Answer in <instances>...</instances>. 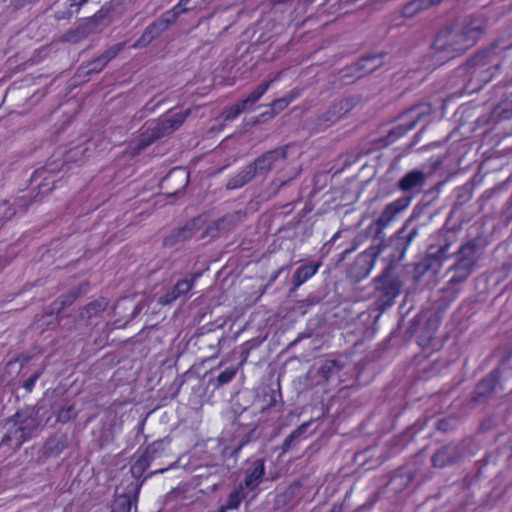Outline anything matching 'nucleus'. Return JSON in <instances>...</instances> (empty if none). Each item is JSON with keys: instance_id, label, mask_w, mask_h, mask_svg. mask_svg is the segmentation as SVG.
Here are the masks:
<instances>
[{"instance_id": "obj_1", "label": "nucleus", "mask_w": 512, "mask_h": 512, "mask_svg": "<svg viewBox=\"0 0 512 512\" xmlns=\"http://www.w3.org/2000/svg\"><path fill=\"white\" fill-rule=\"evenodd\" d=\"M483 21L470 17L463 22H454L440 30L431 44V59L434 66L464 54L474 47L484 34Z\"/></svg>"}, {"instance_id": "obj_2", "label": "nucleus", "mask_w": 512, "mask_h": 512, "mask_svg": "<svg viewBox=\"0 0 512 512\" xmlns=\"http://www.w3.org/2000/svg\"><path fill=\"white\" fill-rule=\"evenodd\" d=\"M502 57L495 47L477 52L467 60L465 69L470 79L485 85L491 82L501 72Z\"/></svg>"}, {"instance_id": "obj_3", "label": "nucleus", "mask_w": 512, "mask_h": 512, "mask_svg": "<svg viewBox=\"0 0 512 512\" xmlns=\"http://www.w3.org/2000/svg\"><path fill=\"white\" fill-rule=\"evenodd\" d=\"M13 429H9L2 438V443H12L14 448H20L23 443L33 437L34 431L39 426V421L35 416L26 415L24 412L15 414Z\"/></svg>"}, {"instance_id": "obj_4", "label": "nucleus", "mask_w": 512, "mask_h": 512, "mask_svg": "<svg viewBox=\"0 0 512 512\" xmlns=\"http://www.w3.org/2000/svg\"><path fill=\"white\" fill-rule=\"evenodd\" d=\"M386 53L372 54L362 57L357 63L341 70V78L352 77L360 79L373 72L383 64Z\"/></svg>"}, {"instance_id": "obj_5", "label": "nucleus", "mask_w": 512, "mask_h": 512, "mask_svg": "<svg viewBox=\"0 0 512 512\" xmlns=\"http://www.w3.org/2000/svg\"><path fill=\"white\" fill-rule=\"evenodd\" d=\"M379 253V248L375 246H370L361 252L349 268L351 277L357 281L366 278L372 271Z\"/></svg>"}, {"instance_id": "obj_6", "label": "nucleus", "mask_w": 512, "mask_h": 512, "mask_svg": "<svg viewBox=\"0 0 512 512\" xmlns=\"http://www.w3.org/2000/svg\"><path fill=\"white\" fill-rule=\"evenodd\" d=\"M244 479L239 483L248 492L255 491L265 475V460L262 458H249L243 468Z\"/></svg>"}, {"instance_id": "obj_7", "label": "nucleus", "mask_w": 512, "mask_h": 512, "mask_svg": "<svg viewBox=\"0 0 512 512\" xmlns=\"http://www.w3.org/2000/svg\"><path fill=\"white\" fill-rule=\"evenodd\" d=\"M441 326V318L437 315L430 316L417 336L418 344L423 350H437L440 342L437 339V333Z\"/></svg>"}, {"instance_id": "obj_8", "label": "nucleus", "mask_w": 512, "mask_h": 512, "mask_svg": "<svg viewBox=\"0 0 512 512\" xmlns=\"http://www.w3.org/2000/svg\"><path fill=\"white\" fill-rule=\"evenodd\" d=\"M196 276L179 279L170 289L158 298V304L171 305L177 299L186 297L195 285Z\"/></svg>"}, {"instance_id": "obj_9", "label": "nucleus", "mask_w": 512, "mask_h": 512, "mask_svg": "<svg viewBox=\"0 0 512 512\" xmlns=\"http://www.w3.org/2000/svg\"><path fill=\"white\" fill-rule=\"evenodd\" d=\"M412 201V196H402L387 204L376 220L379 228H386L398 214L406 210Z\"/></svg>"}, {"instance_id": "obj_10", "label": "nucleus", "mask_w": 512, "mask_h": 512, "mask_svg": "<svg viewBox=\"0 0 512 512\" xmlns=\"http://www.w3.org/2000/svg\"><path fill=\"white\" fill-rule=\"evenodd\" d=\"M192 0H179V2L170 10L166 11L160 18L153 21L156 28L162 33L171 24L175 23L178 17L185 12L194 10L198 7L197 4L191 5Z\"/></svg>"}, {"instance_id": "obj_11", "label": "nucleus", "mask_w": 512, "mask_h": 512, "mask_svg": "<svg viewBox=\"0 0 512 512\" xmlns=\"http://www.w3.org/2000/svg\"><path fill=\"white\" fill-rule=\"evenodd\" d=\"M199 222V218L190 219L184 226L173 230L166 236L163 240V245L165 247H172L177 243L190 239L199 229Z\"/></svg>"}, {"instance_id": "obj_12", "label": "nucleus", "mask_w": 512, "mask_h": 512, "mask_svg": "<svg viewBox=\"0 0 512 512\" xmlns=\"http://www.w3.org/2000/svg\"><path fill=\"white\" fill-rule=\"evenodd\" d=\"M286 158V151L282 148L267 151L257 157L250 166L255 169V175H262L269 172L280 159Z\"/></svg>"}, {"instance_id": "obj_13", "label": "nucleus", "mask_w": 512, "mask_h": 512, "mask_svg": "<svg viewBox=\"0 0 512 512\" xmlns=\"http://www.w3.org/2000/svg\"><path fill=\"white\" fill-rule=\"evenodd\" d=\"M225 341L224 334L218 335L214 331L200 333L196 336V344L199 349L208 348L211 351L209 358H216L220 354L222 342Z\"/></svg>"}, {"instance_id": "obj_14", "label": "nucleus", "mask_w": 512, "mask_h": 512, "mask_svg": "<svg viewBox=\"0 0 512 512\" xmlns=\"http://www.w3.org/2000/svg\"><path fill=\"white\" fill-rule=\"evenodd\" d=\"M141 484H136L132 490L117 495L111 506V512H131L136 505L140 493Z\"/></svg>"}, {"instance_id": "obj_15", "label": "nucleus", "mask_w": 512, "mask_h": 512, "mask_svg": "<svg viewBox=\"0 0 512 512\" xmlns=\"http://www.w3.org/2000/svg\"><path fill=\"white\" fill-rule=\"evenodd\" d=\"M501 377V370L495 368L489 372L476 386L474 399L476 401L490 396L495 390Z\"/></svg>"}, {"instance_id": "obj_16", "label": "nucleus", "mask_w": 512, "mask_h": 512, "mask_svg": "<svg viewBox=\"0 0 512 512\" xmlns=\"http://www.w3.org/2000/svg\"><path fill=\"white\" fill-rule=\"evenodd\" d=\"M443 1L444 0H411L405 4L402 10L399 12V19L402 20L403 18H413L425 10L441 4Z\"/></svg>"}, {"instance_id": "obj_17", "label": "nucleus", "mask_w": 512, "mask_h": 512, "mask_svg": "<svg viewBox=\"0 0 512 512\" xmlns=\"http://www.w3.org/2000/svg\"><path fill=\"white\" fill-rule=\"evenodd\" d=\"M426 180L425 173L421 170H411L407 172L398 182L397 187L402 192H410L420 189L424 186Z\"/></svg>"}, {"instance_id": "obj_18", "label": "nucleus", "mask_w": 512, "mask_h": 512, "mask_svg": "<svg viewBox=\"0 0 512 512\" xmlns=\"http://www.w3.org/2000/svg\"><path fill=\"white\" fill-rule=\"evenodd\" d=\"M189 113H190L189 110L180 111V112L172 114L169 117L159 120L156 123L158 130L163 132L164 136H167V135L173 133L174 131L178 130L183 125V123L187 119Z\"/></svg>"}, {"instance_id": "obj_19", "label": "nucleus", "mask_w": 512, "mask_h": 512, "mask_svg": "<svg viewBox=\"0 0 512 512\" xmlns=\"http://www.w3.org/2000/svg\"><path fill=\"white\" fill-rule=\"evenodd\" d=\"M68 445V437L65 434H54L46 439L43 452L47 457H57Z\"/></svg>"}, {"instance_id": "obj_20", "label": "nucleus", "mask_w": 512, "mask_h": 512, "mask_svg": "<svg viewBox=\"0 0 512 512\" xmlns=\"http://www.w3.org/2000/svg\"><path fill=\"white\" fill-rule=\"evenodd\" d=\"M322 263L320 261L316 263H309L299 266L292 277V283L294 288H299L309 279H311L319 270Z\"/></svg>"}, {"instance_id": "obj_21", "label": "nucleus", "mask_w": 512, "mask_h": 512, "mask_svg": "<svg viewBox=\"0 0 512 512\" xmlns=\"http://www.w3.org/2000/svg\"><path fill=\"white\" fill-rule=\"evenodd\" d=\"M255 169L250 164L243 167L237 174L230 177L226 183L228 190H236L244 187L255 177Z\"/></svg>"}, {"instance_id": "obj_22", "label": "nucleus", "mask_w": 512, "mask_h": 512, "mask_svg": "<svg viewBox=\"0 0 512 512\" xmlns=\"http://www.w3.org/2000/svg\"><path fill=\"white\" fill-rule=\"evenodd\" d=\"M163 137H165L163 135V132L158 130V127L155 124L152 128H147L140 134L139 139L135 145V150L137 152H140L145 148L149 147L150 145H152L156 140L161 139Z\"/></svg>"}, {"instance_id": "obj_23", "label": "nucleus", "mask_w": 512, "mask_h": 512, "mask_svg": "<svg viewBox=\"0 0 512 512\" xmlns=\"http://www.w3.org/2000/svg\"><path fill=\"white\" fill-rule=\"evenodd\" d=\"M456 461L457 457L454 453H451L450 446L438 449L431 457L432 466L435 468H443L454 464Z\"/></svg>"}, {"instance_id": "obj_24", "label": "nucleus", "mask_w": 512, "mask_h": 512, "mask_svg": "<svg viewBox=\"0 0 512 512\" xmlns=\"http://www.w3.org/2000/svg\"><path fill=\"white\" fill-rule=\"evenodd\" d=\"M250 492H248L241 485H237L233 488V490L228 494L226 502L221 507L223 510H237L241 503L246 499Z\"/></svg>"}, {"instance_id": "obj_25", "label": "nucleus", "mask_w": 512, "mask_h": 512, "mask_svg": "<svg viewBox=\"0 0 512 512\" xmlns=\"http://www.w3.org/2000/svg\"><path fill=\"white\" fill-rule=\"evenodd\" d=\"M109 300L105 297L94 299L85 305L82 315L88 319L100 316L108 307Z\"/></svg>"}, {"instance_id": "obj_26", "label": "nucleus", "mask_w": 512, "mask_h": 512, "mask_svg": "<svg viewBox=\"0 0 512 512\" xmlns=\"http://www.w3.org/2000/svg\"><path fill=\"white\" fill-rule=\"evenodd\" d=\"M276 80V78L265 81L258 85L249 95L240 100L242 104L247 108V110L253 109V106L261 99V97L268 91L271 84Z\"/></svg>"}, {"instance_id": "obj_27", "label": "nucleus", "mask_w": 512, "mask_h": 512, "mask_svg": "<svg viewBox=\"0 0 512 512\" xmlns=\"http://www.w3.org/2000/svg\"><path fill=\"white\" fill-rule=\"evenodd\" d=\"M307 427L308 423H303L284 439L280 447L281 454L287 453L289 450L292 449L295 443H299L306 438L304 434L306 432Z\"/></svg>"}, {"instance_id": "obj_28", "label": "nucleus", "mask_w": 512, "mask_h": 512, "mask_svg": "<svg viewBox=\"0 0 512 512\" xmlns=\"http://www.w3.org/2000/svg\"><path fill=\"white\" fill-rule=\"evenodd\" d=\"M298 96L299 92L296 89H293L286 96L274 99L269 105L271 108V117H274L285 110Z\"/></svg>"}, {"instance_id": "obj_29", "label": "nucleus", "mask_w": 512, "mask_h": 512, "mask_svg": "<svg viewBox=\"0 0 512 512\" xmlns=\"http://www.w3.org/2000/svg\"><path fill=\"white\" fill-rule=\"evenodd\" d=\"M79 295L80 289L72 290L66 294L60 295L51 304L52 312L56 311L57 313H59L65 308L71 306L79 297Z\"/></svg>"}, {"instance_id": "obj_30", "label": "nucleus", "mask_w": 512, "mask_h": 512, "mask_svg": "<svg viewBox=\"0 0 512 512\" xmlns=\"http://www.w3.org/2000/svg\"><path fill=\"white\" fill-rule=\"evenodd\" d=\"M409 220L401 227L397 232L396 246L399 249V246L402 247V253H404L407 248L410 246L412 241L418 236V227H414L406 236H404V232L406 230L407 224Z\"/></svg>"}, {"instance_id": "obj_31", "label": "nucleus", "mask_w": 512, "mask_h": 512, "mask_svg": "<svg viewBox=\"0 0 512 512\" xmlns=\"http://www.w3.org/2000/svg\"><path fill=\"white\" fill-rule=\"evenodd\" d=\"M457 255L477 263L479 260V246L477 240L473 239L463 244L458 250Z\"/></svg>"}, {"instance_id": "obj_32", "label": "nucleus", "mask_w": 512, "mask_h": 512, "mask_svg": "<svg viewBox=\"0 0 512 512\" xmlns=\"http://www.w3.org/2000/svg\"><path fill=\"white\" fill-rule=\"evenodd\" d=\"M378 281L383 283V286L381 287L383 291L381 300L387 304H392L399 293L398 285L392 281H387V279H384L382 277H380Z\"/></svg>"}, {"instance_id": "obj_33", "label": "nucleus", "mask_w": 512, "mask_h": 512, "mask_svg": "<svg viewBox=\"0 0 512 512\" xmlns=\"http://www.w3.org/2000/svg\"><path fill=\"white\" fill-rule=\"evenodd\" d=\"M343 368L341 361L332 359L326 360L319 369V374L325 380H329L332 376L337 375Z\"/></svg>"}, {"instance_id": "obj_34", "label": "nucleus", "mask_w": 512, "mask_h": 512, "mask_svg": "<svg viewBox=\"0 0 512 512\" xmlns=\"http://www.w3.org/2000/svg\"><path fill=\"white\" fill-rule=\"evenodd\" d=\"M160 31L153 23L149 24L143 34L133 44V48H142L147 46L153 39L160 35Z\"/></svg>"}, {"instance_id": "obj_35", "label": "nucleus", "mask_w": 512, "mask_h": 512, "mask_svg": "<svg viewBox=\"0 0 512 512\" xmlns=\"http://www.w3.org/2000/svg\"><path fill=\"white\" fill-rule=\"evenodd\" d=\"M169 444V441H166L165 439H158L149 444L145 448L144 452L148 454L152 458V460H155L164 455L165 451L169 447Z\"/></svg>"}, {"instance_id": "obj_36", "label": "nucleus", "mask_w": 512, "mask_h": 512, "mask_svg": "<svg viewBox=\"0 0 512 512\" xmlns=\"http://www.w3.org/2000/svg\"><path fill=\"white\" fill-rule=\"evenodd\" d=\"M124 46L125 43L123 42L117 43L107 48L103 53H101L98 56L100 58L101 63L99 64L100 66L98 69H104V67L124 49Z\"/></svg>"}, {"instance_id": "obj_37", "label": "nucleus", "mask_w": 512, "mask_h": 512, "mask_svg": "<svg viewBox=\"0 0 512 512\" xmlns=\"http://www.w3.org/2000/svg\"><path fill=\"white\" fill-rule=\"evenodd\" d=\"M454 272L452 277L447 282V285L453 287L454 285L465 282L472 272H470L467 268L461 267L456 263L450 268Z\"/></svg>"}, {"instance_id": "obj_38", "label": "nucleus", "mask_w": 512, "mask_h": 512, "mask_svg": "<svg viewBox=\"0 0 512 512\" xmlns=\"http://www.w3.org/2000/svg\"><path fill=\"white\" fill-rule=\"evenodd\" d=\"M415 122H411L407 125H403V124H399L395 127H393L388 135H387V143L388 144H391V143H394L396 140H398L399 138L405 136L409 131H411L412 129H414L415 127Z\"/></svg>"}, {"instance_id": "obj_39", "label": "nucleus", "mask_w": 512, "mask_h": 512, "mask_svg": "<svg viewBox=\"0 0 512 512\" xmlns=\"http://www.w3.org/2000/svg\"><path fill=\"white\" fill-rule=\"evenodd\" d=\"M339 119V103L334 104L327 111L317 117L319 125L328 126L329 123H334Z\"/></svg>"}, {"instance_id": "obj_40", "label": "nucleus", "mask_w": 512, "mask_h": 512, "mask_svg": "<svg viewBox=\"0 0 512 512\" xmlns=\"http://www.w3.org/2000/svg\"><path fill=\"white\" fill-rule=\"evenodd\" d=\"M238 367L230 366L225 368L219 375L216 377V387H221L229 384L237 375Z\"/></svg>"}, {"instance_id": "obj_41", "label": "nucleus", "mask_w": 512, "mask_h": 512, "mask_svg": "<svg viewBox=\"0 0 512 512\" xmlns=\"http://www.w3.org/2000/svg\"><path fill=\"white\" fill-rule=\"evenodd\" d=\"M245 110H247V108L242 104L241 101H238L234 105L226 108L223 111L222 116L225 121H233L238 118V116Z\"/></svg>"}, {"instance_id": "obj_42", "label": "nucleus", "mask_w": 512, "mask_h": 512, "mask_svg": "<svg viewBox=\"0 0 512 512\" xmlns=\"http://www.w3.org/2000/svg\"><path fill=\"white\" fill-rule=\"evenodd\" d=\"M77 417V412L74 404L63 406L57 413V421L67 423Z\"/></svg>"}, {"instance_id": "obj_43", "label": "nucleus", "mask_w": 512, "mask_h": 512, "mask_svg": "<svg viewBox=\"0 0 512 512\" xmlns=\"http://www.w3.org/2000/svg\"><path fill=\"white\" fill-rule=\"evenodd\" d=\"M265 397H268V400H267L266 405L262 408V411H266V410H270V409L274 408L277 405V403L279 402V400H281V398H282L279 388H278V390L271 389L270 392L268 394H266Z\"/></svg>"}, {"instance_id": "obj_44", "label": "nucleus", "mask_w": 512, "mask_h": 512, "mask_svg": "<svg viewBox=\"0 0 512 512\" xmlns=\"http://www.w3.org/2000/svg\"><path fill=\"white\" fill-rule=\"evenodd\" d=\"M15 214H16L15 209L13 207H11L7 201H5V200L1 201V203H0V222H6L7 220H10Z\"/></svg>"}, {"instance_id": "obj_45", "label": "nucleus", "mask_w": 512, "mask_h": 512, "mask_svg": "<svg viewBox=\"0 0 512 512\" xmlns=\"http://www.w3.org/2000/svg\"><path fill=\"white\" fill-rule=\"evenodd\" d=\"M42 375V371H34L27 379L23 381L22 387L27 393H31L36 385V382Z\"/></svg>"}, {"instance_id": "obj_46", "label": "nucleus", "mask_w": 512, "mask_h": 512, "mask_svg": "<svg viewBox=\"0 0 512 512\" xmlns=\"http://www.w3.org/2000/svg\"><path fill=\"white\" fill-rule=\"evenodd\" d=\"M99 64L100 63V58L97 56L96 58H94L92 61L88 62L87 64V71H86V74L87 75H91V74H97L99 72H101L103 69H98L99 68Z\"/></svg>"}, {"instance_id": "obj_47", "label": "nucleus", "mask_w": 512, "mask_h": 512, "mask_svg": "<svg viewBox=\"0 0 512 512\" xmlns=\"http://www.w3.org/2000/svg\"><path fill=\"white\" fill-rule=\"evenodd\" d=\"M456 264L461 267L467 268L470 272H473L475 266L477 265L476 262L471 261V260H466L465 258H463L460 255L457 256Z\"/></svg>"}, {"instance_id": "obj_48", "label": "nucleus", "mask_w": 512, "mask_h": 512, "mask_svg": "<svg viewBox=\"0 0 512 512\" xmlns=\"http://www.w3.org/2000/svg\"><path fill=\"white\" fill-rule=\"evenodd\" d=\"M152 458L146 454L145 452H143L140 456H138V458L135 460V462H137L140 466H143V468L145 470H147L151 463H152Z\"/></svg>"}, {"instance_id": "obj_49", "label": "nucleus", "mask_w": 512, "mask_h": 512, "mask_svg": "<svg viewBox=\"0 0 512 512\" xmlns=\"http://www.w3.org/2000/svg\"><path fill=\"white\" fill-rule=\"evenodd\" d=\"M130 472L135 478H140L146 472V470L143 468V466H140L137 462L134 461L130 467Z\"/></svg>"}, {"instance_id": "obj_50", "label": "nucleus", "mask_w": 512, "mask_h": 512, "mask_svg": "<svg viewBox=\"0 0 512 512\" xmlns=\"http://www.w3.org/2000/svg\"><path fill=\"white\" fill-rule=\"evenodd\" d=\"M358 248V244L356 242H354L352 244V246L350 248H346L344 249L341 254H340V258H339V261H343L346 259V257L351 254L352 252H354L356 249Z\"/></svg>"}, {"instance_id": "obj_51", "label": "nucleus", "mask_w": 512, "mask_h": 512, "mask_svg": "<svg viewBox=\"0 0 512 512\" xmlns=\"http://www.w3.org/2000/svg\"><path fill=\"white\" fill-rule=\"evenodd\" d=\"M240 357H241V360H240L239 364L236 366V367H238V369L243 367L244 364L247 362V359L249 357V349L242 350Z\"/></svg>"}, {"instance_id": "obj_52", "label": "nucleus", "mask_w": 512, "mask_h": 512, "mask_svg": "<svg viewBox=\"0 0 512 512\" xmlns=\"http://www.w3.org/2000/svg\"><path fill=\"white\" fill-rule=\"evenodd\" d=\"M448 250H449L448 244L441 246L436 253L437 258L441 259V258L446 257Z\"/></svg>"}, {"instance_id": "obj_53", "label": "nucleus", "mask_w": 512, "mask_h": 512, "mask_svg": "<svg viewBox=\"0 0 512 512\" xmlns=\"http://www.w3.org/2000/svg\"><path fill=\"white\" fill-rule=\"evenodd\" d=\"M69 2H70V7H76L78 10L82 5L87 3L88 0H69Z\"/></svg>"}, {"instance_id": "obj_54", "label": "nucleus", "mask_w": 512, "mask_h": 512, "mask_svg": "<svg viewBox=\"0 0 512 512\" xmlns=\"http://www.w3.org/2000/svg\"><path fill=\"white\" fill-rule=\"evenodd\" d=\"M226 220V216H223L221 217L220 219H218L215 223H214V229L216 230H220L222 229L223 227V223L225 222Z\"/></svg>"}, {"instance_id": "obj_55", "label": "nucleus", "mask_w": 512, "mask_h": 512, "mask_svg": "<svg viewBox=\"0 0 512 512\" xmlns=\"http://www.w3.org/2000/svg\"><path fill=\"white\" fill-rule=\"evenodd\" d=\"M446 424H447V421H446V420H444V419H441V420H439V421H438V423H437V428H438L439 430L446 431V430H447V428H446Z\"/></svg>"}, {"instance_id": "obj_56", "label": "nucleus", "mask_w": 512, "mask_h": 512, "mask_svg": "<svg viewBox=\"0 0 512 512\" xmlns=\"http://www.w3.org/2000/svg\"><path fill=\"white\" fill-rule=\"evenodd\" d=\"M329 512H342V505L341 504H333V506Z\"/></svg>"}, {"instance_id": "obj_57", "label": "nucleus", "mask_w": 512, "mask_h": 512, "mask_svg": "<svg viewBox=\"0 0 512 512\" xmlns=\"http://www.w3.org/2000/svg\"><path fill=\"white\" fill-rule=\"evenodd\" d=\"M5 267V261L0 257V271Z\"/></svg>"}, {"instance_id": "obj_58", "label": "nucleus", "mask_w": 512, "mask_h": 512, "mask_svg": "<svg viewBox=\"0 0 512 512\" xmlns=\"http://www.w3.org/2000/svg\"><path fill=\"white\" fill-rule=\"evenodd\" d=\"M280 273H281V269H280V270H278V271L274 274L273 279L275 280V279L279 276V274H280Z\"/></svg>"}, {"instance_id": "obj_59", "label": "nucleus", "mask_w": 512, "mask_h": 512, "mask_svg": "<svg viewBox=\"0 0 512 512\" xmlns=\"http://www.w3.org/2000/svg\"><path fill=\"white\" fill-rule=\"evenodd\" d=\"M187 183H188V175H186V177H185V183H184V186H185V185H187Z\"/></svg>"}, {"instance_id": "obj_60", "label": "nucleus", "mask_w": 512, "mask_h": 512, "mask_svg": "<svg viewBox=\"0 0 512 512\" xmlns=\"http://www.w3.org/2000/svg\"><path fill=\"white\" fill-rule=\"evenodd\" d=\"M224 363H225L224 360H221V362L219 363V366L224 365Z\"/></svg>"}, {"instance_id": "obj_61", "label": "nucleus", "mask_w": 512, "mask_h": 512, "mask_svg": "<svg viewBox=\"0 0 512 512\" xmlns=\"http://www.w3.org/2000/svg\"><path fill=\"white\" fill-rule=\"evenodd\" d=\"M218 512H226L225 510H223L222 507H220L219 511Z\"/></svg>"}, {"instance_id": "obj_62", "label": "nucleus", "mask_w": 512, "mask_h": 512, "mask_svg": "<svg viewBox=\"0 0 512 512\" xmlns=\"http://www.w3.org/2000/svg\"><path fill=\"white\" fill-rule=\"evenodd\" d=\"M166 470H167V469H160V470H158L157 472H164V471H166Z\"/></svg>"}, {"instance_id": "obj_63", "label": "nucleus", "mask_w": 512, "mask_h": 512, "mask_svg": "<svg viewBox=\"0 0 512 512\" xmlns=\"http://www.w3.org/2000/svg\"><path fill=\"white\" fill-rule=\"evenodd\" d=\"M509 207H512V199L509 202Z\"/></svg>"}, {"instance_id": "obj_64", "label": "nucleus", "mask_w": 512, "mask_h": 512, "mask_svg": "<svg viewBox=\"0 0 512 512\" xmlns=\"http://www.w3.org/2000/svg\"><path fill=\"white\" fill-rule=\"evenodd\" d=\"M241 447H242V445L238 446V448L236 449V452H237L238 450H240V449H241Z\"/></svg>"}]
</instances>
